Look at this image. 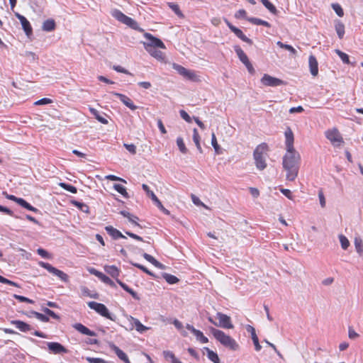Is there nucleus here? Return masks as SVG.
<instances>
[{
  "label": "nucleus",
  "instance_id": "nucleus-1",
  "mask_svg": "<svg viewBox=\"0 0 363 363\" xmlns=\"http://www.w3.org/2000/svg\"><path fill=\"white\" fill-rule=\"evenodd\" d=\"M284 135L286 152L283 157L282 165L286 171V179L294 181L298 176L300 155L294 148V135L290 127L286 128Z\"/></svg>",
  "mask_w": 363,
  "mask_h": 363
},
{
  "label": "nucleus",
  "instance_id": "nucleus-2",
  "mask_svg": "<svg viewBox=\"0 0 363 363\" xmlns=\"http://www.w3.org/2000/svg\"><path fill=\"white\" fill-rule=\"evenodd\" d=\"M269 151V147L266 143H262L255 147L253 152V158L255 166L259 170H264L267 167L266 158Z\"/></svg>",
  "mask_w": 363,
  "mask_h": 363
},
{
  "label": "nucleus",
  "instance_id": "nucleus-3",
  "mask_svg": "<svg viewBox=\"0 0 363 363\" xmlns=\"http://www.w3.org/2000/svg\"><path fill=\"white\" fill-rule=\"evenodd\" d=\"M209 330L214 338L224 347L232 350H237L239 348V345L236 341L223 331L213 327H210Z\"/></svg>",
  "mask_w": 363,
  "mask_h": 363
},
{
  "label": "nucleus",
  "instance_id": "nucleus-4",
  "mask_svg": "<svg viewBox=\"0 0 363 363\" xmlns=\"http://www.w3.org/2000/svg\"><path fill=\"white\" fill-rule=\"evenodd\" d=\"M144 37L148 40L147 42L143 43L145 50H150L153 48H158L162 50L166 49L164 43L160 39L153 36L151 33H145Z\"/></svg>",
  "mask_w": 363,
  "mask_h": 363
},
{
  "label": "nucleus",
  "instance_id": "nucleus-5",
  "mask_svg": "<svg viewBox=\"0 0 363 363\" xmlns=\"http://www.w3.org/2000/svg\"><path fill=\"white\" fill-rule=\"evenodd\" d=\"M326 138L334 146H340L344 143L343 138L342 137L338 129L333 128L328 129L325 132Z\"/></svg>",
  "mask_w": 363,
  "mask_h": 363
},
{
  "label": "nucleus",
  "instance_id": "nucleus-6",
  "mask_svg": "<svg viewBox=\"0 0 363 363\" xmlns=\"http://www.w3.org/2000/svg\"><path fill=\"white\" fill-rule=\"evenodd\" d=\"M112 16L117 19L118 21L123 23V24L129 26L130 28L137 30L138 29V23L133 20L132 18L125 15L121 11L116 9L113 11Z\"/></svg>",
  "mask_w": 363,
  "mask_h": 363
},
{
  "label": "nucleus",
  "instance_id": "nucleus-7",
  "mask_svg": "<svg viewBox=\"0 0 363 363\" xmlns=\"http://www.w3.org/2000/svg\"><path fill=\"white\" fill-rule=\"evenodd\" d=\"M38 264L41 267L48 270L50 273L59 277L61 281H62L65 283L69 281V276L66 273L54 267L50 263L44 262H39Z\"/></svg>",
  "mask_w": 363,
  "mask_h": 363
},
{
  "label": "nucleus",
  "instance_id": "nucleus-8",
  "mask_svg": "<svg viewBox=\"0 0 363 363\" xmlns=\"http://www.w3.org/2000/svg\"><path fill=\"white\" fill-rule=\"evenodd\" d=\"M87 305L91 309L94 310L101 316L105 317L111 320H114L111 317L108 308L104 304L95 301H89L87 303Z\"/></svg>",
  "mask_w": 363,
  "mask_h": 363
},
{
  "label": "nucleus",
  "instance_id": "nucleus-9",
  "mask_svg": "<svg viewBox=\"0 0 363 363\" xmlns=\"http://www.w3.org/2000/svg\"><path fill=\"white\" fill-rule=\"evenodd\" d=\"M235 51L238 57H239L240 60L246 66L248 72L252 74H254L255 69L251 62H250L248 57L245 53V52L239 46H236L235 48Z\"/></svg>",
  "mask_w": 363,
  "mask_h": 363
},
{
  "label": "nucleus",
  "instance_id": "nucleus-10",
  "mask_svg": "<svg viewBox=\"0 0 363 363\" xmlns=\"http://www.w3.org/2000/svg\"><path fill=\"white\" fill-rule=\"evenodd\" d=\"M261 82L264 86H278L286 84L283 80L272 77L267 74H264L261 79Z\"/></svg>",
  "mask_w": 363,
  "mask_h": 363
},
{
  "label": "nucleus",
  "instance_id": "nucleus-11",
  "mask_svg": "<svg viewBox=\"0 0 363 363\" xmlns=\"http://www.w3.org/2000/svg\"><path fill=\"white\" fill-rule=\"evenodd\" d=\"M49 352L54 354H61L68 353L69 350L62 344L57 342H47Z\"/></svg>",
  "mask_w": 363,
  "mask_h": 363
},
{
  "label": "nucleus",
  "instance_id": "nucleus-12",
  "mask_svg": "<svg viewBox=\"0 0 363 363\" xmlns=\"http://www.w3.org/2000/svg\"><path fill=\"white\" fill-rule=\"evenodd\" d=\"M216 317L219 320L218 326L225 329H233L234 328L230 316L218 312L216 313Z\"/></svg>",
  "mask_w": 363,
  "mask_h": 363
},
{
  "label": "nucleus",
  "instance_id": "nucleus-13",
  "mask_svg": "<svg viewBox=\"0 0 363 363\" xmlns=\"http://www.w3.org/2000/svg\"><path fill=\"white\" fill-rule=\"evenodd\" d=\"M88 271H89V272L91 274H93V275L96 276V277H98L104 283H105V284H108V285H109V286H111L112 287H115L116 286L115 283L108 276H106L104 273L98 271L95 268L90 267V268L88 269Z\"/></svg>",
  "mask_w": 363,
  "mask_h": 363
},
{
  "label": "nucleus",
  "instance_id": "nucleus-14",
  "mask_svg": "<svg viewBox=\"0 0 363 363\" xmlns=\"http://www.w3.org/2000/svg\"><path fill=\"white\" fill-rule=\"evenodd\" d=\"M225 22L230 28V30L232 32H233L238 38L249 44L252 43V40L250 38H248L240 29L238 28L237 27L231 24L228 19H225Z\"/></svg>",
  "mask_w": 363,
  "mask_h": 363
},
{
  "label": "nucleus",
  "instance_id": "nucleus-15",
  "mask_svg": "<svg viewBox=\"0 0 363 363\" xmlns=\"http://www.w3.org/2000/svg\"><path fill=\"white\" fill-rule=\"evenodd\" d=\"M111 94L117 96L121 100V101L130 109L133 111L137 109V106L134 104L133 101L126 95L114 91L111 92Z\"/></svg>",
  "mask_w": 363,
  "mask_h": 363
},
{
  "label": "nucleus",
  "instance_id": "nucleus-16",
  "mask_svg": "<svg viewBox=\"0 0 363 363\" xmlns=\"http://www.w3.org/2000/svg\"><path fill=\"white\" fill-rule=\"evenodd\" d=\"M186 328L196 336V340L201 343L204 344L208 342V339L203 335V333L201 330L196 329L193 325L187 324Z\"/></svg>",
  "mask_w": 363,
  "mask_h": 363
},
{
  "label": "nucleus",
  "instance_id": "nucleus-17",
  "mask_svg": "<svg viewBox=\"0 0 363 363\" xmlns=\"http://www.w3.org/2000/svg\"><path fill=\"white\" fill-rule=\"evenodd\" d=\"M16 16L21 21L22 28L24 30L26 34L27 35H30L33 32V29H32L30 22L26 19V18L25 16H23L18 13H16Z\"/></svg>",
  "mask_w": 363,
  "mask_h": 363
},
{
  "label": "nucleus",
  "instance_id": "nucleus-18",
  "mask_svg": "<svg viewBox=\"0 0 363 363\" xmlns=\"http://www.w3.org/2000/svg\"><path fill=\"white\" fill-rule=\"evenodd\" d=\"M308 65L310 72L313 77H316L318 74V63L316 57L311 55L308 58Z\"/></svg>",
  "mask_w": 363,
  "mask_h": 363
},
{
  "label": "nucleus",
  "instance_id": "nucleus-19",
  "mask_svg": "<svg viewBox=\"0 0 363 363\" xmlns=\"http://www.w3.org/2000/svg\"><path fill=\"white\" fill-rule=\"evenodd\" d=\"M11 323L12 325H14L16 328H18L20 331L23 333L30 331L32 329L31 326L29 324L22 320H11Z\"/></svg>",
  "mask_w": 363,
  "mask_h": 363
},
{
  "label": "nucleus",
  "instance_id": "nucleus-20",
  "mask_svg": "<svg viewBox=\"0 0 363 363\" xmlns=\"http://www.w3.org/2000/svg\"><path fill=\"white\" fill-rule=\"evenodd\" d=\"M73 328L76 330H77L78 332H79L80 333H82L83 335H89V336H94L95 335V333L94 331L90 330L87 327L84 326L82 323H75L73 325Z\"/></svg>",
  "mask_w": 363,
  "mask_h": 363
},
{
  "label": "nucleus",
  "instance_id": "nucleus-21",
  "mask_svg": "<svg viewBox=\"0 0 363 363\" xmlns=\"http://www.w3.org/2000/svg\"><path fill=\"white\" fill-rule=\"evenodd\" d=\"M105 230L113 239L125 238L118 230L111 225L106 226Z\"/></svg>",
  "mask_w": 363,
  "mask_h": 363
},
{
  "label": "nucleus",
  "instance_id": "nucleus-22",
  "mask_svg": "<svg viewBox=\"0 0 363 363\" xmlns=\"http://www.w3.org/2000/svg\"><path fill=\"white\" fill-rule=\"evenodd\" d=\"M113 350L115 352L118 357L122 360L124 363H130L127 354L121 350L116 345L112 346Z\"/></svg>",
  "mask_w": 363,
  "mask_h": 363
},
{
  "label": "nucleus",
  "instance_id": "nucleus-23",
  "mask_svg": "<svg viewBox=\"0 0 363 363\" xmlns=\"http://www.w3.org/2000/svg\"><path fill=\"white\" fill-rule=\"evenodd\" d=\"M104 269L113 278L116 279V280L118 279V277L120 275V270L118 269V267L114 265L106 266Z\"/></svg>",
  "mask_w": 363,
  "mask_h": 363
},
{
  "label": "nucleus",
  "instance_id": "nucleus-24",
  "mask_svg": "<svg viewBox=\"0 0 363 363\" xmlns=\"http://www.w3.org/2000/svg\"><path fill=\"white\" fill-rule=\"evenodd\" d=\"M158 48H153L150 50H145L151 56L158 60H163L164 59V53L157 50Z\"/></svg>",
  "mask_w": 363,
  "mask_h": 363
},
{
  "label": "nucleus",
  "instance_id": "nucleus-25",
  "mask_svg": "<svg viewBox=\"0 0 363 363\" xmlns=\"http://www.w3.org/2000/svg\"><path fill=\"white\" fill-rule=\"evenodd\" d=\"M56 24L53 19H48L43 23L42 28L44 31L50 32L55 29Z\"/></svg>",
  "mask_w": 363,
  "mask_h": 363
},
{
  "label": "nucleus",
  "instance_id": "nucleus-26",
  "mask_svg": "<svg viewBox=\"0 0 363 363\" xmlns=\"http://www.w3.org/2000/svg\"><path fill=\"white\" fill-rule=\"evenodd\" d=\"M120 213L123 215L124 217L127 218L130 222L142 228V226L138 223V220H139L138 217L132 215L131 213L125 211H121Z\"/></svg>",
  "mask_w": 363,
  "mask_h": 363
},
{
  "label": "nucleus",
  "instance_id": "nucleus-27",
  "mask_svg": "<svg viewBox=\"0 0 363 363\" xmlns=\"http://www.w3.org/2000/svg\"><path fill=\"white\" fill-rule=\"evenodd\" d=\"M117 283L128 293H129L132 297L135 300H140V297L138 296L137 293L134 291L132 289H130L127 284L123 283L119 279H117Z\"/></svg>",
  "mask_w": 363,
  "mask_h": 363
},
{
  "label": "nucleus",
  "instance_id": "nucleus-28",
  "mask_svg": "<svg viewBox=\"0 0 363 363\" xmlns=\"http://www.w3.org/2000/svg\"><path fill=\"white\" fill-rule=\"evenodd\" d=\"M89 110L90 113L95 117V118L97 121H99V122H101L103 124L108 123V121L104 116H102L100 114L99 111H97L96 108L89 107Z\"/></svg>",
  "mask_w": 363,
  "mask_h": 363
},
{
  "label": "nucleus",
  "instance_id": "nucleus-29",
  "mask_svg": "<svg viewBox=\"0 0 363 363\" xmlns=\"http://www.w3.org/2000/svg\"><path fill=\"white\" fill-rule=\"evenodd\" d=\"M193 140L196 146L197 150L199 151L200 153H202L203 150L200 144L201 137L196 128H194L193 130Z\"/></svg>",
  "mask_w": 363,
  "mask_h": 363
},
{
  "label": "nucleus",
  "instance_id": "nucleus-30",
  "mask_svg": "<svg viewBox=\"0 0 363 363\" xmlns=\"http://www.w3.org/2000/svg\"><path fill=\"white\" fill-rule=\"evenodd\" d=\"M204 350L206 351L207 357L211 361H212L213 363H220V359L216 352L210 350L208 347H204Z\"/></svg>",
  "mask_w": 363,
  "mask_h": 363
},
{
  "label": "nucleus",
  "instance_id": "nucleus-31",
  "mask_svg": "<svg viewBox=\"0 0 363 363\" xmlns=\"http://www.w3.org/2000/svg\"><path fill=\"white\" fill-rule=\"evenodd\" d=\"M176 69L180 74H182L189 79H192L194 77V74L192 72L186 69L185 67L181 66V65H177L176 67Z\"/></svg>",
  "mask_w": 363,
  "mask_h": 363
},
{
  "label": "nucleus",
  "instance_id": "nucleus-32",
  "mask_svg": "<svg viewBox=\"0 0 363 363\" xmlns=\"http://www.w3.org/2000/svg\"><path fill=\"white\" fill-rule=\"evenodd\" d=\"M130 318L137 331L143 333L148 329L146 326L143 325L138 319L133 317H130Z\"/></svg>",
  "mask_w": 363,
  "mask_h": 363
},
{
  "label": "nucleus",
  "instance_id": "nucleus-33",
  "mask_svg": "<svg viewBox=\"0 0 363 363\" xmlns=\"http://www.w3.org/2000/svg\"><path fill=\"white\" fill-rule=\"evenodd\" d=\"M335 28L339 38L342 39L345 35V25L341 21H337Z\"/></svg>",
  "mask_w": 363,
  "mask_h": 363
},
{
  "label": "nucleus",
  "instance_id": "nucleus-34",
  "mask_svg": "<svg viewBox=\"0 0 363 363\" xmlns=\"http://www.w3.org/2000/svg\"><path fill=\"white\" fill-rule=\"evenodd\" d=\"M143 256L147 261L152 264L155 267L157 268H162V264L160 262H159L156 259H155L152 255L147 253H144Z\"/></svg>",
  "mask_w": 363,
  "mask_h": 363
},
{
  "label": "nucleus",
  "instance_id": "nucleus-35",
  "mask_svg": "<svg viewBox=\"0 0 363 363\" xmlns=\"http://www.w3.org/2000/svg\"><path fill=\"white\" fill-rule=\"evenodd\" d=\"M247 21L255 25H261L267 28H270L271 25L269 22L257 18H250Z\"/></svg>",
  "mask_w": 363,
  "mask_h": 363
},
{
  "label": "nucleus",
  "instance_id": "nucleus-36",
  "mask_svg": "<svg viewBox=\"0 0 363 363\" xmlns=\"http://www.w3.org/2000/svg\"><path fill=\"white\" fill-rule=\"evenodd\" d=\"M18 204H19L22 207L26 208L27 210H29V211H31L33 212L38 211V209L36 208L31 206L29 203H28L26 200H24L22 198H21L20 200L18 201Z\"/></svg>",
  "mask_w": 363,
  "mask_h": 363
},
{
  "label": "nucleus",
  "instance_id": "nucleus-37",
  "mask_svg": "<svg viewBox=\"0 0 363 363\" xmlns=\"http://www.w3.org/2000/svg\"><path fill=\"white\" fill-rule=\"evenodd\" d=\"M113 188L116 191H117L119 194H121L125 198H129V195L126 191V189L118 184H115L113 185Z\"/></svg>",
  "mask_w": 363,
  "mask_h": 363
},
{
  "label": "nucleus",
  "instance_id": "nucleus-38",
  "mask_svg": "<svg viewBox=\"0 0 363 363\" xmlns=\"http://www.w3.org/2000/svg\"><path fill=\"white\" fill-rule=\"evenodd\" d=\"M263 5L272 13L276 14L277 10L275 6L272 4L269 0H260Z\"/></svg>",
  "mask_w": 363,
  "mask_h": 363
},
{
  "label": "nucleus",
  "instance_id": "nucleus-39",
  "mask_svg": "<svg viewBox=\"0 0 363 363\" xmlns=\"http://www.w3.org/2000/svg\"><path fill=\"white\" fill-rule=\"evenodd\" d=\"M165 281L169 284H174L179 282V279L174 275L170 274H164L163 275Z\"/></svg>",
  "mask_w": 363,
  "mask_h": 363
},
{
  "label": "nucleus",
  "instance_id": "nucleus-40",
  "mask_svg": "<svg viewBox=\"0 0 363 363\" xmlns=\"http://www.w3.org/2000/svg\"><path fill=\"white\" fill-rule=\"evenodd\" d=\"M277 45L283 49H285L288 51H289L292 55H296V50L290 45L284 44L281 41H278L277 43Z\"/></svg>",
  "mask_w": 363,
  "mask_h": 363
},
{
  "label": "nucleus",
  "instance_id": "nucleus-41",
  "mask_svg": "<svg viewBox=\"0 0 363 363\" xmlns=\"http://www.w3.org/2000/svg\"><path fill=\"white\" fill-rule=\"evenodd\" d=\"M335 52L337 54V55L340 57V58L342 60V61L345 63V64H350V58H349V56L347 54H346L345 52L340 50H335Z\"/></svg>",
  "mask_w": 363,
  "mask_h": 363
},
{
  "label": "nucleus",
  "instance_id": "nucleus-42",
  "mask_svg": "<svg viewBox=\"0 0 363 363\" xmlns=\"http://www.w3.org/2000/svg\"><path fill=\"white\" fill-rule=\"evenodd\" d=\"M177 145L179 149V150L183 153L186 154L187 152V148L185 146L184 140L182 138L179 137L177 139Z\"/></svg>",
  "mask_w": 363,
  "mask_h": 363
},
{
  "label": "nucleus",
  "instance_id": "nucleus-43",
  "mask_svg": "<svg viewBox=\"0 0 363 363\" xmlns=\"http://www.w3.org/2000/svg\"><path fill=\"white\" fill-rule=\"evenodd\" d=\"M31 313L37 318L39 320L42 321V322H45V323H47L50 320H49V318L48 317V315L45 313V314H43V313H38V312H36V311H32Z\"/></svg>",
  "mask_w": 363,
  "mask_h": 363
},
{
  "label": "nucleus",
  "instance_id": "nucleus-44",
  "mask_svg": "<svg viewBox=\"0 0 363 363\" xmlns=\"http://www.w3.org/2000/svg\"><path fill=\"white\" fill-rule=\"evenodd\" d=\"M42 311L47 315H49L50 316L51 318L57 320H60V317L59 315L56 314L54 311H52V310L49 309L48 308H42Z\"/></svg>",
  "mask_w": 363,
  "mask_h": 363
},
{
  "label": "nucleus",
  "instance_id": "nucleus-45",
  "mask_svg": "<svg viewBox=\"0 0 363 363\" xmlns=\"http://www.w3.org/2000/svg\"><path fill=\"white\" fill-rule=\"evenodd\" d=\"M341 247L343 250H347L350 246V242L348 239L343 235L339 236Z\"/></svg>",
  "mask_w": 363,
  "mask_h": 363
},
{
  "label": "nucleus",
  "instance_id": "nucleus-46",
  "mask_svg": "<svg viewBox=\"0 0 363 363\" xmlns=\"http://www.w3.org/2000/svg\"><path fill=\"white\" fill-rule=\"evenodd\" d=\"M60 186L64 189L72 193L76 194L77 192V189L75 186L66 184V183H60Z\"/></svg>",
  "mask_w": 363,
  "mask_h": 363
},
{
  "label": "nucleus",
  "instance_id": "nucleus-47",
  "mask_svg": "<svg viewBox=\"0 0 363 363\" xmlns=\"http://www.w3.org/2000/svg\"><path fill=\"white\" fill-rule=\"evenodd\" d=\"M211 145L213 147L215 152L217 154H219L220 153V151H219L220 146L218 144V141H217V139H216V135L214 133H212V134H211Z\"/></svg>",
  "mask_w": 363,
  "mask_h": 363
},
{
  "label": "nucleus",
  "instance_id": "nucleus-48",
  "mask_svg": "<svg viewBox=\"0 0 363 363\" xmlns=\"http://www.w3.org/2000/svg\"><path fill=\"white\" fill-rule=\"evenodd\" d=\"M354 246L357 252L359 254H362L363 252V245L362 240L359 238H355L354 240Z\"/></svg>",
  "mask_w": 363,
  "mask_h": 363
},
{
  "label": "nucleus",
  "instance_id": "nucleus-49",
  "mask_svg": "<svg viewBox=\"0 0 363 363\" xmlns=\"http://www.w3.org/2000/svg\"><path fill=\"white\" fill-rule=\"evenodd\" d=\"M332 8L337 13V15L340 17H342L344 16V11L341 6L338 4H333Z\"/></svg>",
  "mask_w": 363,
  "mask_h": 363
},
{
  "label": "nucleus",
  "instance_id": "nucleus-50",
  "mask_svg": "<svg viewBox=\"0 0 363 363\" xmlns=\"http://www.w3.org/2000/svg\"><path fill=\"white\" fill-rule=\"evenodd\" d=\"M169 7L174 11V12L180 18H184V15L181 11L179 6L178 4L171 3L169 4Z\"/></svg>",
  "mask_w": 363,
  "mask_h": 363
},
{
  "label": "nucleus",
  "instance_id": "nucleus-51",
  "mask_svg": "<svg viewBox=\"0 0 363 363\" xmlns=\"http://www.w3.org/2000/svg\"><path fill=\"white\" fill-rule=\"evenodd\" d=\"M13 297L16 299L18 300L20 302H26V303H34V301L32 299H30V298H28L27 297H25V296H23L14 294Z\"/></svg>",
  "mask_w": 363,
  "mask_h": 363
},
{
  "label": "nucleus",
  "instance_id": "nucleus-52",
  "mask_svg": "<svg viewBox=\"0 0 363 363\" xmlns=\"http://www.w3.org/2000/svg\"><path fill=\"white\" fill-rule=\"evenodd\" d=\"M113 69L115 71H116L118 72H120V73H123V74H128V75H133L132 73H130L127 69H125V68L122 67L120 65H113Z\"/></svg>",
  "mask_w": 363,
  "mask_h": 363
},
{
  "label": "nucleus",
  "instance_id": "nucleus-53",
  "mask_svg": "<svg viewBox=\"0 0 363 363\" xmlns=\"http://www.w3.org/2000/svg\"><path fill=\"white\" fill-rule=\"evenodd\" d=\"M142 188H143V189L146 192L147 195V196H148L151 199H152V198L155 197V196H156V195L155 194V193H154L152 191H151V190L150 189L149 186H148L147 184H143L142 185Z\"/></svg>",
  "mask_w": 363,
  "mask_h": 363
},
{
  "label": "nucleus",
  "instance_id": "nucleus-54",
  "mask_svg": "<svg viewBox=\"0 0 363 363\" xmlns=\"http://www.w3.org/2000/svg\"><path fill=\"white\" fill-rule=\"evenodd\" d=\"M105 179L110 181H119L123 183H126V181L125 179L113 174L106 175L105 177Z\"/></svg>",
  "mask_w": 363,
  "mask_h": 363
},
{
  "label": "nucleus",
  "instance_id": "nucleus-55",
  "mask_svg": "<svg viewBox=\"0 0 363 363\" xmlns=\"http://www.w3.org/2000/svg\"><path fill=\"white\" fill-rule=\"evenodd\" d=\"M235 17L236 18H246L247 12L245 9H240L235 13Z\"/></svg>",
  "mask_w": 363,
  "mask_h": 363
},
{
  "label": "nucleus",
  "instance_id": "nucleus-56",
  "mask_svg": "<svg viewBox=\"0 0 363 363\" xmlns=\"http://www.w3.org/2000/svg\"><path fill=\"white\" fill-rule=\"evenodd\" d=\"M124 147L131 154L135 155L136 153V146L134 144H124Z\"/></svg>",
  "mask_w": 363,
  "mask_h": 363
},
{
  "label": "nucleus",
  "instance_id": "nucleus-57",
  "mask_svg": "<svg viewBox=\"0 0 363 363\" xmlns=\"http://www.w3.org/2000/svg\"><path fill=\"white\" fill-rule=\"evenodd\" d=\"M52 102V99L49 98H43L36 102H35V105H44V104H49Z\"/></svg>",
  "mask_w": 363,
  "mask_h": 363
},
{
  "label": "nucleus",
  "instance_id": "nucleus-58",
  "mask_svg": "<svg viewBox=\"0 0 363 363\" xmlns=\"http://www.w3.org/2000/svg\"><path fill=\"white\" fill-rule=\"evenodd\" d=\"M318 198L321 207L324 208L325 206V199L322 189L318 191Z\"/></svg>",
  "mask_w": 363,
  "mask_h": 363
},
{
  "label": "nucleus",
  "instance_id": "nucleus-59",
  "mask_svg": "<svg viewBox=\"0 0 363 363\" xmlns=\"http://www.w3.org/2000/svg\"><path fill=\"white\" fill-rule=\"evenodd\" d=\"M179 113L181 117L186 122L190 123L191 121V117L184 110H181Z\"/></svg>",
  "mask_w": 363,
  "mask_h": 363
},
{
  "label": "nucleus",
  "instance_id": "nucleus-60",
  "mask_svg": "<svg viewBox=\"0 0 363 363\" xmlns=\"http://www.w3.org/2000/svg\"><path fill=\"white\" fill-rule=\"evenodd\" d=\"M135 267H136L137 268L141 269L143 272H144L145 273L149 274V275H152V273L149 271L145 267H144L143 265L140 264H138V263H135V264H133Z\"/></svg>",
  "mask_w": 363,
  "mask_h": 363
},
{
  "label": "nucleus",
  "instance_id": "nucleus-61",
  "mask_svg": "<svg viewBox=\"0 0 363 363\" xmlns=\"http://www.w3.org/2000/svg\"><path fill=\"white\" fill-rule=\"evenodd\" d=\"M82 291L84 296H89L91 298H96L97 294L91 295L90 294V290L87 287H83L82 289Z\"/></svg>",
  "mask_w": 363,
  "mask_h": 363
},
{
  "label": "nucleus",
  "instance_id": "nucleus-62",
  "mask_svg": "<svg viewBox=\"0 0 363 363\" xmlns=\"http://www.w3.org/2000/svg\"><path fill=\"white\" fill-rule=\"evenodd\" d=\"M280 191L286 196L287 197L288 199L292 200L293 199V196H292V193L291 191L289 190V189H280Z\"/></svg>",
  "mask_w": 363,
  "mask_h": 363
},
{
  "label": "nucleus",
  "instance_id": "nucleus-63",
  "mask_svg": "<svg viewBox=\"0 0 363 363\" xmlns=\"http://www.w3.org/2000/svg\"><path fill=\"white\" fill-rule=\"evenodd\" d=\"M252 339L253 343L255 345V350L257 351H259L262 349V347L259 343V339H258L257 335H255V337H252Z\"/></svg>",
  "mask_w": 363,
  "mask_h": 363
},
{
  "label": "nucleus",
  "instance_id": "nucleus-64",
  "mask_svg": "<svg viewBox=\"0 0 363 363\" xmlns=\"http://www.w3.org/2000/svg\"><path fill=\"white\" fill-rule=\"evenodd\" d=\"M304 111L303 108L301 106H298L297 107H292L289 109L290 113H301Z\"/></svg>",
  "mask_w": 363,
  "mask_h": 363
}]
</instances>
